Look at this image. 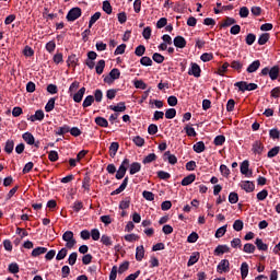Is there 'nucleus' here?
I'll use <instances>...</instances> for the list:
<instances>
[{"mask_svg":"<svg viewBox=\"0 0 280 280\" xmlns=\"http://www.w3.org/2000/svg\"><path fill=\"white\" fill-rule=\"evenodd\" d=\"M129 266H130V262H128V261L122 262L118 268L119 275H124V272H126V270H128Z\"/></svg>","mask_w":280,"mask_h":280,"instance_id":"nucleus-55","label":"nucleus"},{"mask_svg":"<svg viewBox=\"0 0 280 280\" xmlns=\"http://www.w3.org/2000/svg\"><path fill=\"white\" fill-rule=\"evenodd\" d=\"M67 248H61L56 256L57 261H61V259H65V257H67Z\"/></svg>","mask_w":280,"mask_h":280,"instance_id":"nucleus-44","label":"nucleus"},{"mask_svg":"<svg viewBox=\"0 0 280 280\" xmlns=\"http://www.w3.org/2000/svg\"><path fill=\"white\" fill-rule=\"evenodd\" d=\"M230 67L240 73V71H242V69L244 68V63L234 60L231 62Z\"/></svg>","mask_w":280,"mask_h":280,"instance_id":"nucleus-31","label":"nucleus"},{"mask_svg":"<svg viewBox=\"0 0 280 280\" xmlns=\"http://www.w3.org/2000/svg\"><path fill=\"white\" fill-rule=\"evenodd\" d=\"M75 261H78V253H72L70 254L69 258H68V264L70 266H75Z\"/></svg>","mask_w":280,"mask_h":280,"instance_id":"nucleus-49","label":"nucleus"},{"mask_svg":"<svg viewBox=\"0 0 280 280\" xmlns=\"http://www.w3.org/2000/svg\"><path fill=\"white\" fill-rule=\"evenodd\" d=\"M257 249V247H255L254 244H250V243H246L243 247V250L247 254H253L255 253V250Z\"/></svg>","mask_w":280,"mask_h":280,"instance_id":"nucleus-33","label":"nucleus"},{"mask_svg":"<svg viewBox=\"0 0 280 280\" xmlns=\"http://www.w3.org/2000/svg\"><path fill=\"white\" fill-rule=\"evenodd\" d=\"M198 259H199L198 254L190 256V258L187 262V266L189 267V266H194V264H198Z\"/></svg>","mask_w":280,"mask_h":280,"instance_id":"nucleus-59","label":"nucleus"},{"mask_svg":"<svg viewBox=\"0 0 280 280\" xmlns=\"http://www.w3.org/2000/svg\"><path fill=\"white\" fill-rule=\"evenodd\" d=\"M224 253H231V247L228 245H219L214 249L215 255H224Z\"/></svg>","mask_w":280,"mask_h":280,"instance_id":"nucleus-13","label":"nucleus"},{"mask_svg":"<svg viewBox=\"0 0 280 280\" xmlns=\"http://www.w3.org/2000/svg\"><path fill=\"white\" fill-rule=\"evenodd\" d=\"M173 43L179 49H185V47H187V40L183 36H176Z\"/></svg>","mask_w":280,"mask_h":280,"instance_id":"nucleus-8","label":"nucleus"},{"mask_svg":"<svg viewBox=\"0 0 280 280\" xmlns=\"http://www.w3.org/2000/svg\"><path fill=\"white\" fill-rule=\"evenodd\" d=\"M82 16V9L80 8H72L68 14L67 20L70 22L78 21Z\"/></svg>","mask_w":280,"mask_h":280,"instance_id":"nucleus-4","label":"nucleus"},{"mask_svg":"<svg viewBox=\"0 0 280 280\" xmlns=\"http://www.w3.org/2000/svg\"><path fill=\"white\" fill-rule=\"evenodd\" d=\"M230 270L231 262H229L228 259H222L217 267V272H219V275H222V272H230Z\"/></svg>","mask_w":280,"mask_h":280,"instance_id":"nucleus-5","label":"nucleus"},{"mask_svg":"<svg viewBox=\"0 0 280 280\" xmlns=\"http://www.w3.org/2000/svg\"><path fill=\"white\" fill-rule=\"evenodd\" d=\"M55 106H56V98H50L45 106L46 113H51V110L55 108Z\"/></svg>","mask_w":280,"mask_h":280,"instance_id":"nucleus-35","label":"nucleus"},{"mask_svg":"<svg viewBox=\"0 0 280 280\" xmlns=\"http://www.w3.org/2000/svg\"><path fill=\"white\" fill-rule=\"evenodd\" d=\"M126 187H128V177H126L121 185L112 192V196H117V194H121V191H124V189H126Z\"/></svg>","mask_w":280,"mask_h":280,"instance_id":"nucleus-18","label":"nucleus"},{"mask_svg":"<svg viewBox=\"0 0 280 280\" xmlns=\"http://www.w3.org/2000/svg\"><path fill=\"white\" fill-rule=\"evenodd\" d=\"M71 128L67 125H65L63 127H60L58 129V131L56 132V135L62 136V135H67V132H70Z\"/></svg>","mask_w":280,"mask_h":280,"instance_id":"nucleus-54","label":"nucleus"},{"mask_svg":"<svg viewBox=\"0 0 280 280\" xmlns=\"http://www.w3.org/2000/svg\"><path fill=\"white\" fill-rule=\"evenodd\" d=\"M152 59L154 62H158V65H162V62L165 60V57L159 52H154Z\"/></svg>","mask_w":280,"mask_h":280,"instance_id":"nucleus-42","label":"nucleus"},{"mask_svg":"<svg viewBox=\"0 0 280 280\" xmlns=\"http://www.w3.org/2000/svg\"><path fill=\"white\" fill-rule=\"evenodd\" d=\"M101 16H102L101 12H96L95 14H93L90 19L89 27H93V25H95V23H97V21H100Z\"/></svg>","mask_w":280,"mask_h":280,"instance_id":"nucleus-29","label":"nucleus"},{"mask_svg":"<svg viewBox=\"0 0 280 280\" xmlns=\"http://www.w3.org/2000/svg\"><path fill=\"white\" fill-rule=\"evenodd\" d=\"M117 150H119V142H112L109 147V156H112V159H115Z\"/></svg>","mask_w":280,"mask_h":280,"instance_id":"nucleus-19","label":"nucleus"},{"mask_svg":"<svg viewBox=\"0 0 280 280\" xmlns=\"http://www.w3.org/2000/svg\"><path fill=\"white\" fill-rule=\"evenodd\" d=\"M84 93H86V88H81L77 93H74L73 101L77 104H80V102H82V97H84Z\"/></svg>","mask_w":280,"mask_h":280,"instance_id":"nucleus-12","label":"nucleus"},{"mask_svg":"<svg viewBox=\"0 0 280 280\" xmlns=\"http://www.w3.org/2000/svg\"><path fill=\"white\" fill-rule=\"evenodd\" d=\"M109 108L115 113H124L126 110V103L120 102L117 105H110Z\"/></svg>","mask_w":280,"mask_h":280,"instance_id":"nucleus-14","label":"nucleus"},{"mask_svg":"<svg viewBox=\"0 0 280 280\" xmlns=\"http://www.w3.org/2000/svg\"><path fill=\"white\" fill-rule=\"evenodd\" d=\"M268 40H270V34L264 33V34L260 35V37L258 38V45H266V44L268 43Z\"/></svg>","mask_w":280,"mask_h":280,"instance_id":"nucleus-34","label":"nucleus"},{"mask_svg":"<svg viewBox=\"0 0 280 280\" xmlns=\"http://www.w3.org/2000/svg\"><path fill=\"white\" fill-rule=\"evenodd\" d=\"M279 151H280V148H279V147L272 148V149L268 152V154H267L268 159H273V156H277V154H279Z\"/></svg>","mask_w":280,"mask_h":280,"instance_id":"nucleus-53","label":"nucleus"},{"mask_svg":"<svg viewBox=\"0 0 280 280\" xmlns=\"http://www.w3.org/2000/svg\"><path fill=\"white\" fill-rule=\"evenodd\" d=\"M226 138L224 136H217L214 138V145H223Z\"/></svg>","mask_w":280,"mask_h":280,"instance_id":"nucleus-56","label":"nucleus"},{"mask_svg":"<svg viewBox=\"0 0 280 280\" xmlns=\"http://www.w3.org/2000/svg\"><path fill=\"white\" fill-rule=\"evenodd\" d=\"M226 228H228V225H223V226L219 228L215 232V237H218V238L224 237V235L226 234Z\"/></svg>","mask_w":280,"mask_h":280,"instance_id":"nucleus-41","label":"nucleus"},{"mask_svg":"<svg viewBox=\"0 0 280 280\" xmlns=\"http://www.w3.org/2000/svg\"><path fill=\"white\" fill-rule=\"evenodd\" d=\"M253 152L255 154H261V152H264V144L259 141H256L254 144H253Z\"/></svg>","mask_w":280,"mask_h":280,"instance_id":"nucleus-22","label":"nucleus"},{"mask_svg":"<svg viewBox=\"0 0 280 280\" xmlns=\"http://www.w3.org/2000/svg\"><path fill=\"white\" fill-rule=\"evenodd\" d=\"M4 151L7 152V154H12V152L14 151V141L13 140H8L5 142Z\"/></svg>","mask_w":280,"mask_h":280,"instance_id":"nucleus-28","label":"nucleus"},{"mask_svg":"<svg viewBox=\"0 0 280 280\" xmlns=\"http://www.w3.org/2000/svg\"><path fill=\"white\" fill-rule=\"evenodd\" d=\"M194 180H196V175L190 174L183 178L182 185H183V187H187V185H191V183H194Z\"/></svg>","mask_w":280,"mask_h":280,"instance_id":"nucleus-20","label":"nucleus"},{"mask_svg":"<svg viewBox=\"0 0 280 280\" xmlns=\"http://www.w3.org/2000/svg\"><path fill=\"white\" fill-rule=\"evenodd\" d=\"M255 244L258 250H268V245L261 238H256Z\"/></svg>","mask_w":280,"mask_h":280,"instance_id":"nucleus-32","label":"nucleus"},{"mask_svg":"<svg viewBox=\"0 0 280 280\" xmlns=\"http://www.w3.org/2000/svg\"><path fill=\"white\" fill-rule=\"evenodd\" d=\"M138 172H141V164H139V162H135L130 165L129 174L135 175Z\"/></svg>","mask_w":280,"mask_h":280,"instance_id":"nucleus-23","label":"nucleus"},{"mask_svg":"<svg viewBox=\"0 0 280 280\" xmlns=\"http://www.w3.org/2000/svg\"><path fill=\"white\" fill-rule=\"evenodd\" d=\"M234 86H237L238 91H242V93H244V91H247L248 83L246 81H241L236 82Z\"/></svg>","mask_w":280,"mask_h":280,"instance_id":"nucleus-43","label":"nucleus"},{"mask_svg":"<svg viewBox=\"0 0 280 280\" xmlns=\"http://www.w3.org/2000/svg\"><path fill=\"white\" fill-rule=\"evenodd\" d=\"M236 21L233 18H226L221 27H231V25H235Z\"/></svg>","mask_w":280,"mask_h":280,"instance_id":"nucleus-45","label":"nucleus"},{"mask_svg":"<svg viewBox=\"0 0 280 280\" xmlns=\"http://www.w3.org/2000/svg\"><path fill=\"white\" fill-rule=\"evenodd\" d=\"M47 253V247H37L33 249L32 256L33 257H38L39 255H45Z\"/></svg>","mask_w":280,"mask_h":280,"instance_id":"nucleus-30","label":"nucleus"},{"mask_svg":"<svg viewBox=\"0 0 280 280\" xmlns=\"http://www.w3.org/2000/svg\"><path fill=\"white\" fill-rule=\"evenodd\" d=\"M234 231H242L244 229V222L242 220H236L233 224Z\"/></svg>","mask_w":280,"mask_h":280,"instance_id":"nucleus-57","label":"nucleus"},{"mask_svg":"<svg viewBox=\"0 0 280 280\" xmlns=\"http://www.w3.org/2000/svg\"><path fill=\"white\" fill-rule=\"evenodd\" d=\"M142 196L145 200H149V201H152L154 200V195L152 194V191H148V190H144L142 192Z\"/></svg>","mask_w":280,"mask_h":280,"instance_id":"nucleus-61","label":"nucleus"},{"mask_svg":"<svg viewBox=\"0 0 280 280\" xmlns=\"http://www.w3.org/2000/svg\"><path fill=\"white\" fill-rule=\"evenodd\" d=\"M269 77L271 80H277L279 78V67L275 66L269 70Z\"/></svg>","mask_w":280,"mask_h":280,"instance_id":"nucleus-26","label":"nucleus"},{"mask_svg":"<svg viewBox=\"0 0 280 280\" xmlns=\"http://www.w3.org/2000/svg\"><path fill=\"white\" fill-rule=\"evenodd\" d=\"M241 277L242 279H246L248 277V262H243L241 265Z\"/></svg>","mask_w":280,"mask_h":280,"instance_id":"nucleus-25","label":"nucleus"},{"mask_svg":"<svg viewBox=\"0 0 280 280\" xmlns=\"http://www.w3.org/2000/svg\"><path fill=\"white\" fill-rule=\"evenodd\" d=\"M259 67H261V62L259 60H255L247 67V73H255Z\"/></svg>","mask_w":280,"mask_h":280,"instance_id":"nucleus-16","label":"nucleus"},{"mask_svg":"<svg viewBox=\"0 0 280 280\" xmlns=\"http://www.w3.org/2000/svg\"><path fill=\"white\" fill-rule=\"evenodd\" d=\"M103 10L106 12V14H113V7L108 0L103 2Z\"/></svg>","mask_w":280,"mask_h":280,"instance_id":"nucleus-39","label":"nucleus"},{"mask_svg":"<svg viewBox=\"0 0 280 280\" xmlns=\"http://www.w3.org/2000/svg\"><path fill=\"white\" fill-rule=\"evenodd\" d=\"M255 40H257V36H255V34H253V33L247 34V36L245 38L246 45H253V43H255Z\"/></svg>","mask_w":280,"mask_h":280,"instance_id":"nucleus-47","label":"nucleus"},{"mask_svg":"<svg viewBox=\"0 0 280 280\" xmlns=\"http://www.w3.org/2000/svg\"><path fill=\"white\" fill-rule=\"evenodd\" d=\"M200 66L198 63H191V69L188 71V75H194L195 78H200Z\"/></svg>","mask_w":280,"mask_h":280,"instance_id":"nucleus-10","label":"nucleus"},{"mask_svg":"<svg viewBox=\"0 0 280 280\" xmlns=\"http://www.w3.org/2000/svg\"><path fill=\"white\" fill-rule=\"evenodd\" d=\"M136 89H141L142 91H145L148 89V84L143 82V80H137L135 81Z\"/></svg>","mask_w":280,"mask_h":280,"instance_id":"nucleus-48","label":"nucleus"},{"mask_svg":"<svg viewBox=\"0 0 280 280\" xmlns=\"http://www.w3.org/2000/svg\"><path fill=\"white\" fill-rule=\"evenodd\" d=\"M62 240L66 243V248H73V246L77 244V241L73 237V233L71 231H66L62 235Z\"/></svg>","mask_w":280,"mask_h":280,"instance_id":"nucleus-1","label":"nucleus"},{"mask_svg":"<svg viewBox=\"0 0 280 280\" xmlns=\"http://www.w3.org/2000/svg\"><path fill=\"white\" fill-rule=\"evenodd\" d=\"M48 159L49 161H51L52 163H56V161H58V152L56 151H50L48 153Z\"/></svg>","mask_w":280,"mask_h":280,"instance_id":"nucleus-63","label":"nucleus"},{"mask_svg":"<svg viewBox=\"0 0 280 280\" xmlns=\"http://www.w3.org/2000/svg\"><path fill=\"white\" fill-rule=\"evenodd\" d=\"M95 124L97 126H101V128H108V120H106V118L104 117H96Z\"/></svg>","mask_w":280,"mask_h":280,"instance_id":"nucleus-24","label":"nucleus"},{"mask_svg":"<svg viewBox=\"0 0 280 280\" xmlns=\"http://www.w3.org/2000/svg\"><path fill=\"white\" fill-rule=\"evenodd\" d=\"M165 117L166 119H174V117H176V110L174 108H168L165 112Z\"/></svg>","mask_w":280,"mask_h":280,"instance_id":"nucleus-52","label":"nucleus"},{"mask_svg":"<svg viewBox=\"0 0 280 280\" xmlns=\"http://www.w3.org/2000/svg\"><path fill=\"white\" fill-rule=\"evenodd\" d=\"M22 139L25 141V143H27L28 145H34V135H32L31 132H25L22 136Z\"/></svg>","mask_w":280,"mask_h":280,"instance_id":"nucleus-17","label":"nucleus"},{"mask_svg":"<svg viewBox=\"0 0 280 280\" xmlns=\"http://www.w3.org/2000/svg\"><path fill=\"white\" fill-rule=\"evenodd\" d=\"M250 164L248 163V160H245L241 164V174L243 176H246L247 178H250L253 176V171L249 170Z\"/></svg>","mask_w":280,"mask_h":280,"instance_id":"nucleus-6","label":"nucleus"},{"mask_svg":"<svg viewBox=\"0 0 280 280\" xmlns=\"http://www.w3.org/2000/svg\"><path fill=\"white\" fill-rule=\"evenodd\" d=\"M105 67H106V61H105L104 59H101V60L97 62L96 67H95L96 73H97L98 75H102V74L104 73V68H105Z\"/></svg>","mask_w":280,"mask_h":280,"instance_id":"nucleus-21","label":"nucleus"},{"mask_svg":"<svg viewBox=\"0 0 280 280\" xmlns=\"http://www.w3.org/2000/svg\"><path fill=\"white\" fill-rule=\"evenodd\" d=\"M240 200V196H237V192H231L229 195V202L231 205H237V201Z\"/></svg>","mask_w":280,"mask_h":280,"instance_id":"nucleus-40","label":"nucleus"},{"mask_svg":"<svg viewBox=\"0 0 280 280\" xmlns=\"http://www.w3.org/2000/svg\"><path fill=\"white\" fill-rule=\"evenodd\" d=\"M194 150L197 152V154L205 152V142L199 141L196 144H194Z\"/></svg>","mask_w":280,"mask_h":280,"instance_id":"nucleus-38","label":"nucleus"},{"mask_svg":"<svg viewBox=\"0 0 280 280\" xmlns=\"http://www.w3.org/2000/svg\"><path fill=\"white\" fill-rule=\"evenodd\" d=\"M140 63L143 66V67H152V59L150 57H142L140 59Z\"/></svg>","mask_w":280,"mask_h":280,"instance_id":"nucleus-50","label":"nucleus"},{"mask_svg":"<svg viewBox=\"0 0 280 280\" xmlns=\"http://www.w3.org/2000/svg\"><path fill=\"white\" fill-rule=\"evenodd\" d=\"M95 102V97L93 95H89L83 101V108H89V106H92V104Z\"/></svg>","mask_w":280,"mask_h":280,"instance_id":"nucleus-27","label":"nucleus"},{"mask_svg":"<svg viewBox=\"0 0 280 280\" xmlns=\"http://www.w3.org/2000/svg\"><path fill=\"white\" fill-rule=\"evenodd\" d=\"M241 189H244L247 194L255 191V184L250 180H244L241 183Z\"/></svg>","mask_w":280,"mask_h":280,"instance_id":"nucleus-7","label":"nucleus"},{"mask_svg":"<svg viewBox=\"0 0 280 280\" xmlns=\"http://www.w3.org/2000/svg\"><path fill=\"white\" fill-rule=\"evenodd\" d=\"M149 135H156L159 132V127L154 124H151L148 128Z\"/></svg>","mask_w":280,"mask_h":280,"instance_id":"nucleus-62","label":"nucleus"},{"mask_svg":"<svg viewBox=\"0 0 280 280\" xmlns=\"http://www.w3.org/2000/svg\"><path fill=\"white\" fill-rule=\"evenodd\" d=\"M132 141L138 148H143L145 144V139L141 138L140 136L133 137Z\"/></svg>","mask_w":280,"mask_h":280,"instance_id":"nucleus-36","label":"nucleus"},{"mask_svg":"<svg viewBox=\"0 0 280 280\" xmlns=\"http://www.w3.org/2000/svg\"><path fill=\"white\" fill-rule=\"evenodd\" d=\"M187 242L189 244H196V242H198V233L192 232L188 237H187Z\"/></svg>","mask_w":280,"mask_h":280,"instance_id":"nucleus-51","label":"nucleus"},{"mask_svg":"<svg viewBox=\"0 0 280 280\" xmlns=\"http://www.w3.org/2000/svg\"><path fill=\"white\" fill-rule=\"evenodd\" d=\"M101 242L104 244V246H113V240L106 234L102 235Z\"/></svg>","mask_w":280,"mask_h":280,"instance_id":"nucleus-37","label":"nucleus"},{"mask_svg":"<svg viewBox=\"0 0 280 280\" xmlns=\"http://www.w3.org/2000/svg\"><path fill=\"white\" fill-rule=\"evenodd\" d=\"M135 54H136V56H139V57L143 56V54H145V46L139 45L136 48Z\"/></svg>","mask_w":280,"mask_h":280,"instance_id":"nucleus-58","label":"nucleus"},{"mask_svg":"<svg viewBox=\"0 0 280 280\" xmlns=\"http://www.w3.org/2000/svg\"><path fill=\"white\" fill-rule=\"evenodd\" d=\"M119 75H121V72L119 71V69L114 68L109 72V75L104 78V82H106V84H113L115 80H119Z\"/></svg>","mask_w":280,"mask_h":280,"instance_id":"nucleus-3","label":"nucleus"},{"mask_svg":"<svg viewBox=\"0 0 280 280\" xmlns=\"http://www.w3.org/2000/svg\"><path fill=\"white\" fill-rule=\"evenodd\" d=\"M117 272H118V268H117V266H114L112 268L110 273H109V280H116L117 279Z\"/></svg>","mask_w":280,"mask_h":280,"instance_id":"nucleus-64","label":"nucleus"},{"mask_svg":"<svg viewBox=\"0 0 280 280\" xmlns=\"http://www.w3.org/2000/svg\"><path fill=\"white\" fill-rule=\"evenodd\" d=\"M164 161H168L171 165H176V163H178V159L176 158V155L170 153V151H166L164 153Z\"/></svg>","mask_w":280,"mask_h":280,"instance_id":"nucleus-11","label":"nucleus"},{"mask_svg":"<svg viewBox=\"0 0 280 280\" xmlns=\"http://www.w3.org/2000/svg\"><path fill=\"white\" fill-rule=\"evenodd\" d=\"M30 121H43L45 119V112L43 109H38L35 112V115H32Z\"/></svg>","mask_w":280,"mask_h":280,"instance_id":"nucleus-9","label":"nucleus"},{"mask_svg":"<svg viewBox=\"0 0 280 280\" xmlns=\"http://www.w3.org/2000/svg\"><path fill=\"white\" fill-rule=\"evenodd\" d=\"M144 256H145V249L143 248V245L138 246L136 248V259H137V261H141Z\"/></svg>","mask_w":280,"mask_h":280,"instance_id":"nucleus-15","label":"nucleus"},{"mask_svg":"<svg viewBox=\"0 0 280 280\" xmlns=\"http://www.w3.org/2000/svg\"><path fill=\"white\" fill-rule=\"evenodd\" d=\"M78 89H80V82L74 81L71 83V85L69 88V93H75V91H78Z\"/></svg>","mask_w":280,"mask_h":280,"instance_id":"nucleus-60","label":"nucleus"},{"mask_svg":"<svg viewBox=\"0 0 280 280\" xmlns=\"http://www.w3.org/2000/svg\"><path fill=\"white\" fill-rule=\"evenodd\" d=\"M128 165H130V160L125 159L116 173L117 180H121L126 176Z\"/></svg>","mask_w":280,"mask_h":280,"instance_id":"nucleus-2","label":"nucleus"},{"mask_svg":"<svg viewBox=\"0 0 280 280\" xmlns=\"http://www.w3.org/2000/svg\"><path fill=\"white\" fill-rule=\"evenodd\" d=\"M153 161H156V154L154 153H150L149 155H147L142 163H144V165H147L148 163H152Z\"/></svg>","mask_w":280,"mask_h":280,"instance_id":"nucleus-46","label":"nucleus"}]
</instances>
